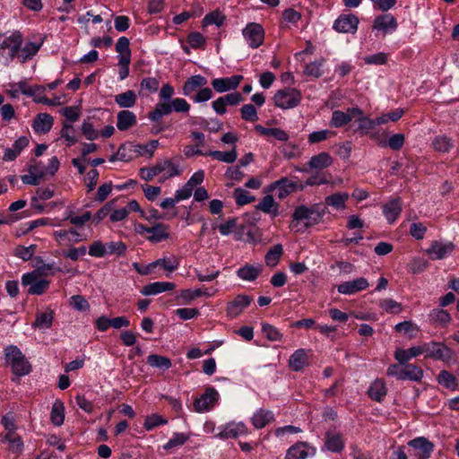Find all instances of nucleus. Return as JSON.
Here are the masks:
<instances>
[{"label":"nucleus","instance_id":"f257e3e1","mask_svg":"<svg viewBox=\"0 0 459 459\" xmlns=\"http://www.w3.org/2000/svg\"><path fill=\"white\" fill-rule=\"evenodd\" d=\"M166 171L161 178L160 179V182H163L164 180L179 176L181 171L178 169V166L172 163L169 160H163L160 161H158L153 167L147 168L143 167L141 168L139 170V175L142 179L145 181H152L154 177L160 175V173Z\"/></svg>","mask_w":459,"mask_h":459},{"label":"nucleus","instance_id":"f03ea898","mask_svg":"<svg viewBox=\"0 0 459 459\" xmlns=\"http://www.w3.org/2000/svg\"><path fill=\"white\" fill-rule=\"evenodd\" d=\"M4 356L6 363L11 366L14 375L21 377L30 373V365L17 346H7L4 349Z\"/></svg>","mask_w":459,"mask_h":459},{"label":"nucleus","instance_id":"7ed1b4c3","mask_svg":"<svg viewBox=\"0 0 459 459\" xmlns=\"http://www.w3.org/2000/svg\"><path fill=\"white\" fill-rule=\"evenodd\" d=\"M22 41V35L19 31H14L10 36L0 35V60L9 62L17 58Z\"/></svg>","mask_w":459,"mask_h":459},{"label":"nucleus","instance_id":"20e7f679","mask_svg":"<svg viewBox=\"0 0 459 459\" xmlns=\"http://www.w3.org/2000/svg\"><path fill=\"white\" fill-rule=\"evenodd\" d=\"M273 100L276 107L281 109H290L300 104L302 94L295 88L287 87L278 90Z\"/></svg>","mask_w":459,"mask_h":459},{"label":"nucleus","instance_id":"39448f33","mask_svg":"<svg viewBox=\"0 0 459 459\" xmlns=\"http://www.w3.org/2000/svg\"><path fill=\"white\" fill-rule=\"evenodd\" d=\"M324 215L325 211L320 210L318 204H315L311 207H307L306 205H299L296 207V209L294 210L292 218L293 221H306L305 226L306 228H309L318 224L321 221Z\"/></svg>","mask_w":459,"mask_h":459},{"label":"nucleus","instance_id":"423d86ee","mask_svg":"<svg viewBox=\"0 0 459 459\" xmlns=\"http://www.w3.org/2000/svg\"><path fill=\"white\" fill-rule=\"evenodd\" d=\"M422 354L436 360L449 361L453 357L450 348L442 342H430L421 344Z\"/></svg>","mask_w":459,"mask_h":459},{"label":"nucleus","instance_id":"0eeeda50","mask_svg":"<svg viewBox=\"0 0 459 459\" xmlns=\"http://www.w3.org/2000/svg\"><path fill=\"white\" fill-rule=\"evenodd\" d=\"M23 285H30L28 292L32 295H40L48 288L49 281L45 279H39L37 272L25 273L22 278Z\"/></svg>","mask_w":459,"mask_h":459},{"label":"nucleus","instance_id":"6e6552de","mask_svg":"<svg viewBox=\"0 0 459 459\" xmlns=\"http://www.w3.org/2000/svg\"><path fill=\"white\" fill-rule=\"evenodd\" d=\"M243 36L250 48H257L264 42V31L260 24L251 22L243 30Z\"/></svg>","mask_w":459,"mask_h":459},{"label":"nucleus","instance_id":"1a4fd4ad","mask_svg":"<svg viewBox=\"0 0 459 459\" xmlns=\"http://www.w3.org/2000/svg\"><path fill=\"white\" fill-rule=\"evenodd\" d=\"M363 111L359 108H349L346 112L342 110H334L332 113L330 120V126L332 127L339 128L348 125L352 118L357 117L359 115H362Z\"/></svg>","mask_w":459,"mask_h":459},{"label":"nucleus","instance_id":"9d476101","mask_svg":"<svg viewBox=\"0 0 459 459\" xmlns=\"http://www.w3.org/2000/svg\"><path fill=\"white\" fill-rule=\"evenodd\" d=\"M219 399V394L213 387H208L194 403L195 411L203 412L211 410Z\"/></svg>","mask_w":459,"mask_h":459},{"label":"nucleus","instance_id":"9b49d317","mask_svg":"<svg viewBox=\"0 0 459 459\" xmlns=\"http://www.w3.org/2000/svg\"><path fill=\"white\" fill-rule=\"evenodd\" d=\"M253 298L249 295L239 294L236 296L232 300L227 303V316L230 318L238 316L243 312V310L251 304Z\"/></svg>","mask_w":459,"mask_h":459},{"label":"nucleus","instance_id":"f8f14e48","mask_svg":"<svg viewBox=\"0 0 459 459\" xmlns=\"http://www.w3.org/2000/svg\"><path fill=\"white\" fill-rule=\"evenodd\" d=\"M408 446L414 451V455L418 459H428L430 457L434 445L424 437H416L408 442Z\"/></svg>","mask_w":459,"mask_h":459},{"label":"nucleus","instance_id":"ddd939ff","mask_svg":"<svg viewBox=\"0 0 459 459\" xmlns=\"http://www.w3.org/2000/svg\"><path fill=\"white\" fill-rule=\"evenodd\" d=\"M359 18L354 14H342L333 22V28L340 33H355L358 30Z\"/></svg>","mask_w":459,"mask_h":459},{"label":"nucleus","instance_id":"4468645a","mask_svg":"<svg viewBox=\"0 0 459 459\" xmlns=\"http://www.w3.org/2000/svg\"><path fill=\"white\" fill-rule=\"evenodd\" d=\"M454 250L455 245L452 242L442 243L436 240L430 244L426 253L432 260H441L450 255Z\"/></svg>","mask_w":459,"mask_h":459},{"label":"nucleus","instance_id":"2eb2a0df","mask_svg":"<svg viewBox=\"0 0 459 459\" xmlns=\"http://www.w3.org/2000/svg\"><path fill=\"white\" fill-rule=\"evenodd\" d=\"M243 76L236 74L231 77L216 78L211 82L215 91L222 93L228 91L236 90L242 82Z\"/></svg>","mask_w":459,"mask_h":459},{"label":"nucleus","instance_id":"dca6fc26","mask_svg":"<svg viewBox=\"0 0 459 459\" xmlns=\"http://www.w3.org/2000/svg\"><path fill=\"white\" fill-rule=\"evenodd\" d=\"M298 184L288 178H281L279 180L274 181L269 186L270 191L276 190L277 196L279 199H284L290 193L296 191Z\"/></svg>","mask_w":459,"mask_h":459},{"label":"nucleus","instance_id":"f3484780","mask_svg":"<svg viewBox=\"0 0 459 459\" xmlns=\"http://www.w3.org/2000/svg\"><path fill=\"white\" fill-rule=\"evenodd\" d=\"M369 286L368 280L364 277L357 278L353 281H344L337 286L339 293L344 295H352L359 291L366 290Z\"/></svg>","mask_w":459,"mask_h":459},{"label":"nucleus","instance_id":"a211bd4d","mask_svg":"<svg viewBox=\"0 0 459 459\" xmlns=\"http://www.w3.org/2000/svg\"><path fill=\"white\" fill-rule=\"evenodd\" d=\"M397 27L398 23L395 17L391 13H385L376 17L372 29L383 31L384 34H386L396 30Z\"/></svg>","mask_w":459,"mask_h":459},{"label":"nucleus","instance_id":"6ab92c4d","mask_svg":"<svg viewBox=\"0 0 459 459\" xmlns=\"http://www.w3.org/2000/svg\"><path fill=\"white\" fill-rule=\"evenodd\" d=\"M169 238V226L164 223H155L150 228L146 238L152 243H159Z\"/></svg>","mask_w":459,"mask_h":459},{"label":"nucleus","instance_id":"aec40b11","mask_svg":"<svg viewBox=\"0 0 459 459\" xmlns=\"http://www.w3.org/2000/svg\"><path fill=\"white\" fill-rule=\"evenodd\" d=\"M263 271V265L260 264H246L237 270V275L243 281H254L258 276L261 274Z\"/></svg>","mask_w":459,"mask_h":459},{"label":"nucleus","instance_id":"412c9836","mask_svg":"<svg viewBox=\"0 0 459 459\" xmlns=\"http://www.w3.org/2000/svg\"><path fill=\"white\" fill-rule=\"evenodd\" d=\"M247 429L242 422H231L227 424L223 429L217 435L221 438H237L239 436L246 435Z\"/></svg>","mask_w":459,"mask_h":459},{"label":"nucleus","instance_id":"4be33fe9","mask_svg":"<svg viewBox=\"0 0 459 459\" xmlns=\"http://www.w3.org/2000/svg\"><path fill=\"white\" fill-rule=\"evenodd\" d=\"M54 119L48 113H40L33 120L32 127L37 134H47L53 126Z\"/></svg>","mask_w":459,"mask_h":459},{"label":"nucleus","instance_id":"5701e85b","mask_svg":"<svg viewBox=\"0 0 459 459\" xmlns=\"http://www.w3.org/2000/svg\"><path fill=\"white\" fill-rule=\"evenodd\" d=\"M325 447L333 453L341 452L344 447L342 436L335 430L325 433Z\"/></svg>","mask_w":459,"mask_h":459},{"label":"nucleus","instance_id":"b1692460","mask_svg":"<svg viewBox=\"0 0 459 459\" xmlns=\"http://www.w3.org/2000/svg\"><path fill=\"white\" fill-rule=\"evenodd\" d=\"M176 288V285L173 282L168 281H156L150 284L145 285L141 293L145 296L156 295L161 292L172 290Z\"/></svg>","mask_w":459,"mask_h":459},{"label":"nucleus","instance_id":"393cba45","mask_svg":"<svg viewBox=\"0 0 459 459\" xmlns=\"http://www.w3.org/2000/svg\"><path fill=\"white\" fill-rule=\"evenodd\" d=\"M422 354L421 345L413 346L410 349L404 350L402 348L396 349L394 351V359L401 365L406 364L412 358L418 357Z\"/></svg>","mask_w":459,"mask_h":459},{"label":"nucleus","instance_id":"a878e982","mask_svg":"<svg viewBox=\"0 0 459 459\" xmlns=\"http://www.w3.org/2000/svg\"><path fill=\"white\" fill-rule=\"evenodd\" d=\"M402 212V201L394 198L383 206V212L386 220L393 223L396 221Z\"/></svg>","mask_w":459,"mask_h":459},{"label":"nucleus","instance_id":"bb28decb","mask_svg":"<svg viewBox=\"0 0 459 459\" xmlns=\"http://www.w3.org/2000/svg\"><path fill=\"white\" fill-rule=\"evenodd\" d=\"M387 394V388L384 380L377 378L368 387V396L376 402H381Z\"/></svg>","mask_w":459,"mask_h":459},{"label":"nucleus","instance_id":"cd10ccee","mask_svg":"<svg viewBox=\"0 0 459 459\" xmlns=\"http://www.w3.org/2000/svg\"><path fill=\"white\" fill-rule=\"evenodd\" d=\"M117 127L120 131H126L136 124V116L129 110H121L117 113Z\"/></svg>","mask_w":459,"mask_h":459},{"label":"nucleus","instance_id":"c85d7f7f","mask_svg":"<svg viewBox=\"0 0 459 459\" xmlns=\"http://www.w3.org/2000/svg\"><path fill=\"white\" fill-rule=\"evenodd\" d=\"M42 45V41L38 43L36 42H27L24 47H21L18 52L17 59L21 63H25L28 60L31 59L39 50Z\"/></svg>","mask_w":459,"mask_h":459},{"label":"nucleus","instance_id":"c756f323","mask_svg":"<svg viewBox=\"0 0 459 459\" xmlns=\"http://www.w3.org/2000/svg\"><path fill=\"white\" fill-rule=\"evenodd\" d=\"M257 210L270 214L272 217H276L279 214V204L274 201L273 197L270 195H265L255 206Z\"/></svg>","mask_w":459,"mask_h":459},{"label":"nucleus","instance_id":"7c9ffc66","mask_svg":"<svg viewBox=\"0 0 459 459\" xmlns=\"http://www.w3.org/2000/svg\"><path fill=\"white\" fill-rule=\"evenodd\" d=\"M255 130L263 136H272L281 142H287L290 138L287 132L277 127L267 128L261 125H256Z\"/></svg>","mask_w":459,"mask_h":459},{"label":"nucleus","instance_id":"2f4dec72","mask_svg":"<svg viewBox=\"0 0 459 459\" xmlns=\"http://www.w3.org/2000/svg\"><path fill=\"white\" fill-rule=\"evenodd\" d=\"M333 162V158L328 152H321L317 155L311 157L307 162V166L310 169H323L330 167Z\"/></svg>","mask_w":459,"mask_h":459},{"label":"nucleus","instance_id":"473e14b6","mask_svg":"<svg viewBox=\"0 0 459 459\" xmlns=\"http://www.w3.org/2000/svg\"><path fill=\"white\" fill-rule=\"evenodd\" d=\"M207 84V80L203 75H194L188 78L183 85V93L190 96L197 88L204 87Z\"/></svg>","mask_w":459,"mask_h":459},{"label":"nucleus","instance_id":"72a5a7b5","mask_svg":"<svg viewBox=\"0 0 459 459\" xmlns=\"http://www.w3.org/2000/svg\"><path fill=\"white\" fill-rule=\"evenodd\" d=\"M422 377L423 370L420 367L414 364H408V362L403 365L401 380L419 382L421 380Z\"/></svg>","mask_w":459,"mask_h":459},{"label":"nucleus","instance_id":"f704fd0d","mask_svg":"<svg viewBox=\"0 0 459 459\" xmlns=\"http://www.w3.org/2000/svg\"><path fill=\"white\" fill-rule=\"evenodd\" d=\"M180 264V260L178 256L171 255L169 256H164L152 262V265L156 268L157 266L162 267L169 273L176 271Z\"/></svg>","mask_w":459,"mask_h":459},{"label":"nucleus","instance_id":"c9c22d12","mask_svg":"<svg viewBox=\"0 0 459 459\" xmlns=\"http://www.w3.org/2000/svg\"><path fill=\"white\" fill-rule=\"evenodd\" d=\"M255 429H263L273 420V413L270 411L260 409L251 419Z\"/></svg>","mask_w":459,"mask_h":459},{"label":"nucleus","instance_id":"e433bc0d","mask_svg":"<svg viewBox=\"0 0 459 459\" xmlns=\"http://www.w3.org/2000/svg\"><path fill=\"white\" fill-rule=\"evenodd\" d=\"M307 363V355L303 349L297 350L289 359V366L294 371L301 370Z\"/></svg>","mask_w":459,"mask_h":459},{"label":"nucleus","instance_id":"4c0bfd02","mask_svg":"<svg viewBox=\"0 0 459 459\" xmlns=\"http://www.w3.org/2000/svg\"><path fill=\"white\" fill-rule=\"evenodd\" d=\"M136 100V94L132 90L115 96V101L120 108H132L135 105Z\"/></svg>","mask_w":459,"mask_h":459},{"label":"nucleus","instance_id":"58836bf2","mask_svg":"<svg viewBox=\"0 0 459 459\" xmlns=\"http://www.w3.org/2000/svg\"><path fill=\"white\" fill-rule=\"evenodd\" d=\"M429 319L432 323L445 327L450 324L452 318L446 310L435 308L429 313Z\"/></svg>","mask_w":459,"mask_h":459},{"label":"nucleus","instance_id":"ea45409f","mask_svg":"<svg viewBox=\"0 0 459 459\" xmlns=\"http://www.w3.org/2000/svg\"><path fill=\"white\" fill-rule=\"evenodd\" d=\"M283 253V247L281 244L273 246L264 256V261L267 266L274 267L277 265L281 256Z\"/></svg>","mask_w":459,"mask_h":459},{"label":"nucleus","instance_id":"a19ab883","mask_svg":"<svg viewBox=\"0 0 459 459\" xmlns=\"http://www.w3.org/2000/svg\"><path fill=\"white\" fill-rule=\"evenodd\" d=\"M206 155L226 163H233L238 158V152L235 146L230 152L211 151L207 152Z\"/></svg>","mask_w":459,"mask_h":459},{"label":"nucleus","instance_id":"79ce46f5","mask_svg":"<svg viewBox=\"0 0 459 459\" xmlns=\"http://www.w3.org/2000/svg\"><path fill=\"white\" fill-rule=\"evenodd\" d=\"M437 379L439 385L447 389L455 390L458 386L455 376L446 370L440 371Z\"/></svg>","mask_w":459,"mask_h":459},{"label":"nucleus","instance_id":"37998d69","mask_svg":"<svg viewBox=\"0 0 459 459\" xmlns=\"http://www.w3.org/2000/svg\"><path fill=\"white\" fill-rule=\"evenodd\" d=\"M51 422L56 426H61L65 420V406L61 401H56L52 406L50 414Z\"/></svg>","mask_w":459,"mask_h":459},{"label":"nucleus","instance_id":"c03bdc74","mask_svg":"<svg viewBox=\"0 0 459 459\" xmlns=\"http://www.w3.org/2000/svg\"><path fill=\"white\" fill-rule=\"evenodd\" d=\"M348 198V193H335L325 198V204L337 210H341L345 208V203Z\"/></svg>","mask_w":459,"mask_h":459},{"label":"nucleus","instance_id":"a18cd8bd","mask_svg":"<svg viewBox=\"0 0 459 459\" xmlns=\"http://www.w3.org/2000/svg\"><path fill=\"white\" fill-rule=\"evenodd\" d=\"M433 148L439 152H448L454 146L453 140L446 135L436 136L432 142Z\"/></svg>","mask_w":459,"mask_h":459},{"label":"nucleus","instance_id":"49530a36","mask_svg":"<svg viewBox=\"0 0 459 459\" xmlns=\"http://www.w3.org/2000/svg\"><path fill=\"white\" fill-rule=\"evenodd\" d=\"M147 363L152 367L160 369H169L172 363L171 360L165 356L151 354L147 357Z\"/></svg>","mask_w":459,"mask_h":459},{"label":"nucleus","instance_id":"de8ad7c7","mask_svg":"<svg viewBox=\"0 0 459 459\" xmlns=\"http://www.w3.org/2000/svg\"><path fill=\"white\" fill-rule=\"evenodd\" d=\"M172 112L171 104L168 102H160L155 106V108L149 113L148 117L152 121H158L163 116L169 115Z\"/></svg>","mask_w":459,"mask_h":459},{"label":"nucleus","instance_id":"09e8293b","mask_svg":"<svg viewBox=\"0 0 459 459\" xmlns=\"http://www.w3.org/2000/svg\"><path fill=\"white\" fill-rule=\"evenodd\" d=\"M52 322L53 311L48 310L38 314L32 326L39 329H47L52 325Z\"/></svg>","mask_w":459,"mask_h":459},{"label":"nucleus","instance_id":"8fccbe9b","mask_svg":"<svg viewBox=\"0 0 459 459\" xmlns=\"http://www.w3.org/2000/svg\"><path fill=\"white\" fill-rule=\"evenodd\" d=\"M29 174L22 176V181L23 184L37 186L44 177V172H39L36 166H30L29 169Z\"/></svg>","mask_w":459,"mask_h":459},{"label":"nucleus","instance_id":"3c124183","mask_svg":"<svg viewBox=\"0 0 459 459\" xmlns=\"http://www.w3.org/2000/svg\"><path fill=\"white\" fill-rule=\"evenodd\" d=\"M4 439L9 442V450L14 454H21L23 449V442L15 432H7Z\"/></svg>","mask_w":459,"mask_h":459},{"label":"nucleus","instance_id":"603ef678","mask_svg":"<svg viewBox=\"0 0 459 459\" xmlns=\"http://www.w3.org/2000/svg\"><path fill=\"white\" fill-rule=\"evenodd\" d=\"M307 456V451L304 443H298L290 446L286 454V459H305Z\"/></svg>","mask_w":459,"mask_h":459},{"label":"nucleus","instance_id":"864d4df0","mask_svg":"<svg viewBox=\"0 0 459 459\" xmlns=\"http://www.w3.org/2000/svg\"><path fill=\"white\" fill-rule=\"evenodd\" d=\"M323 59L311 62L305 66L304 74L309 77L319 78L323 74Z\"/></svg>","mask_w":459,"mask_h":459},{"label":"nucleus","instance_id":"5fc2aeb1","mask_svg":"<svg viewBox=\"0 0 459 459\" xmlns=\"http://www.w3.org/2000/svg\"><path fill=\"white\" fill-rule=\"evenodd\" d=\"M158 144V140H152L147 144H135L132 147L134 148V152H137L139 155H148L149 158H152Z\"/></svg>","mask_w":459,"mask_h":459},{"label":"nucleus","instance_id":"6e6d98bb","mask_svg":"<svg viewBox=\"0 0 459 459\" xmlns=\"http://www.w3.org/2000/svg\"><path fill=\"white\" fill-rule=\"evenodd\" d=\"M225 21V15L220 12L219 10H215L212 13H207L204 19H203V26H208V25H216L221 26L222 25L223 22Z\"/></svg>","mask_w":459,"mask_h":459},{"label":"nucleus","instance_id":"4d7b16f0","mask_svg":"<svg viewBox=\"0 0 459 459\" xmlns=\"http://www.w3.org/2000/svg\"><path fill=\"white\" fill-rule=\"evenodd\" d=\"M212 295V293L209 292L207 289H205V290H201V289L190 290V289H187V290H183L181 291L180 298L182 299H184L185 301H186V302H190V301L195 299L196 298H199V297H202V296L210 297Z\"/></svg>","mask_w":459,"mask_h":459},{"label":"nucleus","instance_id":"13d9d810","mask_svg":"<svg viewBox=\"0 0 459 459\" xmlns=\"http://www.w3.org/2000/svg\"><path fill=\"white\" fill-rule=\"evenodd\" d=\"M233 195L238 206L248 204L255 200V196L251 195L247 190L241 187L236 188Z\"/></svg>","mask_w":459,"mask_h":459},{"label":"nucleus","instance_id":"bf43d9fd","mask_svg":"<svg viewBox=\"0 0 459 459\" xmlns=\"http://www.w3.org/2000/svg\"><path fill=\"white\" fill-rule=\"evenodd\" d=\"M355 118L359 122V130L362 134H369L370 131L376 127L374 119L364 117L363 114L357 116Z\"/></svg>","mask_w":459,"mask_h":459},{"label":"nucleus","instance_id":"052dcab7","mask_svg":"<svg viewBox=\"0 0 459 459\" xmlns=\"http://www.w3.org/2000/svg\"><path fill=\"white\" fill-rule=\"evenodd\" d=\"M130 42L126 37L118 39L116 44V51L119 54L117 58L129 57L131 59V50L129 48Z\"/></svg>","mask_w":459,"mask_h":459},{"label":"nucleus","instance_id":"680f3d73","mask_svg":"<svg viewBox=\"0 0 459 459\" xmlns=\"http://www.w3.org/2000/svg\"><path fill=\"white\" fill-rule=\"evenodd\" d=\"M36 251V245H30L29 247L17 246L14 249V255L22 258L23 261H29L33 256Z\"/></svg>","mask_w":459,"mask_h":459},{"label":"nucleus","instance_id":"e2e57ef3","mask_svg":"<svg viewBox=\"0 0 459 459\" xmlns=\"http://www.w3.org/2000/svg\"><path fill=\"white\" fill-rule=\"evenodd\" d=\"M379 307L390 314H398L402 311V305L392 299L380 300Z\"/></svg>","mask_w":459,"mask_h":459},{"label":"nucleus","instance_id":"0e129e2a","mask_svg":"<svg viewBox=\"0 0 459 459\" xmlns=\"http://www.w3.org/2000/svg\"><path fill=\"white\" fill-rule=\"evenodd\" d=\"M115 204H116V199H113V200L106 203L105 205L103 207H101L97 212V213L93 217V221L98 224L100 221H102L108 215H110L111 211L115 207Z\"/></svg>","mask_w":459,"mask_h":459},{"label":"nucleus","instance_id":"69168bd1","mask_svg":"<svg viewBox=\"0 0 459 459\" xmlns=\"http://www.w3.org/2000/svg\"><path fill=\"white\" fill-rule=\"evenodd\" d=\"M241 117L246 121L255 122L258 120L257 111L254 105L246 104L241 109Z\"/></svg>","mask_w":459,"mask_h":459},{"label":"nucleus","instance_id":"338daca9","mask_svg":"<svg viewBox=\"0 0 459 459\" xmlns=\"http://www.w3.org/2000/svg\"><path fill=\"white\" fill-rule=\"evenodd\" d=\"M61 137L65 139L67 142V146H72L77 142L75 137V129L69 124H64L61 130Z\"/></svg>","mask_w":459,"mask_h":459},{"label":"nucleus","instance_id":"774afa93","mask_svg":"<svg viewBox=\"0 0 459 459\" xmlns=\"http://www.w3.org/2000/svg\"><path fill=\"white\" fill-rule=\"evenodd\" d=\"M187 43L193 48H204L206 39L200 32H191L187 36Z\"/></svg>","mask_w":459,"mask_h":459}]
</instances>
